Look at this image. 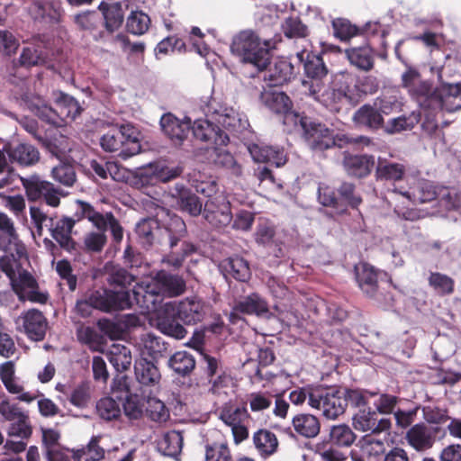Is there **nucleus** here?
<instances>
[{"instance_id":"nucleus-1","label":"nucleus","mask_w":461,"mask_h":461,"mask_svg":"<svg viewBox=\"0 0 461 461\" xmlns=\"http://www.w3.org/2000/svg\"><path fill=\"white\" fill-rule=\"evenodd\" d=\"M0 271L5 274L20 301L44 304L50 295L40 288L36 278L28 271L30 265L25 244L19 239L13 220L0 212Z\"/></svg>"},{"instance_id":"nucleus-2","label":"nucleus","mask_w":461,"mask_h":461,"mask_svg":"<svg viewBox=\"0 0 461 461\" xmlns=\"http://www.w3.org/2000/svg\"><path fill=\"white\" fill-rule=\"evenodd\" d=\"M402 86L423 111L455 112L461 108L460 86L442 84L437 87L429 80L421 78L418 69L408 67L402 75Z\"/></svg>"},{"instance_id":"nucleus-3","label":"nucleus","mask_w":461,"mask_h":461,"mask_svg":"<svg viewBox=\"0 0 461 461\" xmlns=\"http://www.w3.org/2000/svg\"><path fill=\"white\" fill-rule=\"evenodd\" d=\"M185 279L166 270H159L149 282L137 283L132 289V296L136 304L144 312H149L157 309L160 297H176L185 293Z\"/></svg>"},{"instance_id":"nucleus-4","label":"nucleus","mask_w":461,"mask_h":461,"mask_svg":"<svg viewBox=\"0 0 461 461\" xmlns=\"http://www.w3.org/2000/svg\"><path fill=\"white\" fill-rule=\"evenodd\" d=\"M55 108L50 106L39 95L27 96L24 103L28 110L43 122L61 127L68 119L73 121L82 112V107L77 99L61 91L54 93Z\"/></svg>"},{"instance_id":"nucleus-5","label":"nucleus","mask_w":461,"mask_h":461,"mask_svg":"<svg viewBox=\"0 0 461 461\" xmlns=\"http://www.w3.org/2000/svg\"><path fill=\"white\" fill-rule=\"evenodd\" d=\"M275 44L273 40H265L261 43L253 31L245 30L233 38L230 50L242 62L251 64L261 71L270 64V50Z\"/></svg>"},{"instance_id":"nucleus-6","label":"nucleus","mask_w":461,"mask_h":461,"mask_svg":"<svg viewBox=\"0 0 461 461\" xmlns=\"http://www.w3.org/2000/svg\"><path fill=\"white\" fill-rule=\"evenodd\" d=\"M100 145L106 152H118V157L123 160L139 154L141 149L135 128L130 124L108 131L101 137Z\"/></svg>"},{"instance_id":"nucleus-7","label":"nucleus","mask_w":461,"mask_h":461,"mask_svg":"<svg viewBox=\"0 0 461 461\" xmlns=\"http://www.w3.org/2000/svg\"><path fill=\"white\" fill-rule=\"evenodd\" d=\"M303 86L307 89L306 95L331 113H339L346 103L352 101L348 94V86L343 84L337 86V85L325 86L318 81H303Z\"/></svg>"},{"instance_id":"nucleus-8","label":"nucleus","mask_w":461,"mask_h":461,"mask_svg":"<svg viewBox=\"0 0 461 461\" xmlns=\"http://www.w3.org/2000/svg\"><path fill=\"white\" fill-rule=\"evenodd\" d=\"M218 417L231 429L236 444L248 438L249 413L245 406L231 402H225L218 409Z\"/></svg>"},{"instance_id":"nucleus-9","label":"nucleus","mask_w":461,"mask_h":461,"mask_svg":"<svg viewBox=\"0 0 461 461\" xmlns=\"http://www.w3.org/2000/svg\"><path fill=\"white\" fill-rule=\"evenodd\" d=\"M164 311L166 313H174L185 324L192 325L204 319L207 306L201 298L191 296L178 302L165 303Z\"/></svg>"},{"instance_id":"nucleus-10","label":"nucleus","mask_w":461,"mask_h":461,"mask_svg":"<svg viewBox=\"0 0 461 461\" xmlns=\"http://www.w3.org/2000/svg\"><path fill=\"white\" fill-rule=\"evenodd\" d=\"M313 409L322 412L329 420H335L346 411V401L342 390L336 387L324 388L317 386V391L312 395Z\"/></svg>"},{"instance_id":"nucleus-11","label":"nucleus","mask_w":461,"mask_h":461,"mask_svg":"<svg viewBox=\"0 0 461 461\" xmlns=\"http://www.w3.org/2000/svg\"><path fill=\"white\" fill-rule=\"evenodd\" d=\"M172 221L177 230L176 233H173L171 229L167 230L171 251L162 258V262L170 267L177 269L182 267L187 256L195 252L196 248L190 242L182 241L180 250L176 249L181 239L185 236L186 229L185 222L180 218H175Z\"/></svg>"},{"instance_id":"nucleus-12","label":"nucleus","mask_w":461,"mask_h":461,"mask_svg":"<svg viewBox=\"0 0 461 461\" xmlns=\"http://www.w3.org/2000/svg\"><path fill=\"white\" fill-rule=\"evenodd\" d=\"M78 205L81 216L87 219L98 230L105 233L109 229L114 242L120 243L122 240L123 228L112 212L101 213L90 203L82 201H78Z\"/></svg>"},{"instance_id":"nucleus-13","label":"nucleus","mask_w":461,"mask_h":461,"mask_svg":"<svg viewBox=\"0 0 461 461\" xmlns=\"http://www.w3.org/2000/svg\"><path fill=\"white\" fill-rule=\"evenodd\" d=\"M439 433L444 437L445 431L439 426L419 422L407 430L405 439L408 445L417 452H425L433 447L439 438Z\"/></svg>"},{"instance_id":"nucleus-14","label":"nucleus","mask_w":461,"mask_h":461,"mask_svg":"<svg viewBox=\"0 0 461 461\" xmlns=\"http://www.w3.org/2000/svg\"><path fill=\"white\" fill-rule=\"evenodd\" d=\"M89 296L95 309L103 312L129 309L133 299L127 290L98 289L92 292Z\"/></svg>"},{"instance_id":"nucleus-15","label":"nucleus","mask_w":461,"mask_h":461,"mask_svg":"<svg viewBox=\"0 0 461 461\" xmlns=\"http://www.w3.org/2000/svg\"><path fill=\"white\" fill-rule=\"evenodd\" d=\"M303 138L309 148L316 152L324 151L337 145L333 130L313 120L304 122Z\"/></svg>"},{"instance_id":"nucleus-16","label":"nucleus","mask_w":461,"mask_h":461,"mask_svg":"<svg viewBox=\"0 0 461 461\" xmlns=\"http://www.w3.org/2000/svg\"><path fill=\"white\" fill-rule=\"evenodd\" d=\"M203 215L210 225L219 229L228 226L233 219L230 203L223 194L209 198L204 203Z\"/></svg>"},{"instance_id":"nucleus-17","label":"nucleus","mask_w":461,"mask_h":461,"mask_svg":"<svg viewBox=\"0 0 461 461\" xmlns=\"http://www.w3.org/2000/svg\"><path fill=\"white\" fill-rule=\"evenodd\" d=\"M19 330L23 331L29 339L41 341L46 335L48 321L43 313L37 309L23 312L15 321Z\"/></svg>"},{"instance_id":"nucleus-18","label":"nucleus","mask_w":461,"mask_h":461,"mask_svg":"<svg viewBox=\"0 0 461 461\" xmlns=\"http://www.w3.org/2000/svg\"><path fill=\"white\" fill-rule=\"evenodd\" d=\"M394 193L406 197L412 203H426L438 198V185L424 178H413L408 189L394 187Z\"/></svg>"},{"instance_id":"nucleus-19","label":"nucleus","mask_w":461,"mask_h":461,"mask_svg":"<svg viewBox=\"0 0 461 461\" xmlns=\"http://www.w3.org/2000/svg\"><path fill=\"white\" fill-rule=\"evenodd\" d=\"M194 136L202 141L212 145L208 150L215 152L217 148L226 146L229 142L228 135L207 119L195 120L192 126Z\"/></svg>"},{"instance_id":"nucleus-20","label":"nucleus","mask_w":461,"mask_h":461,"mask_svg":"<svg viewBox=\"0 0 461 461\" xmlns=\"http://www.w3.org/2000/svg\"><path fill=\"white\" fill-rule=\"evenodd\" d=\"M208 108V112L214 115L216 122L230 132L240 133L249 126L246 115L232 107H221L216 110L210 104Z\"/></svg>"},{"instance_id":"nucleus-21","label":"nucleus","mask_w":461,"mask_h":461,"mask_svg":"<svg viewBox=\"0 0 461 461\" xmlns=\"http://www.w3.org/2000/svg\"><path fill=\"white\" fill-rule=\"evenodd\" d=\"M353 427L358 431L380 434L391 429L392 421L388 418L378 420L375 411L363 410L354 415Z\"/></svg>"},{"instance_id":"nucleus-22","label":"nucleus","mask_w":461,"mask_h":461,"mask_svg":"<svg viewBox=\"0 0 461 461\" xmlns=\"http://www.w3.org/2000/svg\"><path fill=\"white\" fill-rule=\"evenodd\" d=\"M342 166L348 176L363 178L371 174L375 166V158L367 154L344 152Z\"/></svg>"},{"instance_id":"nucleus-23","label":"nucleus","mask_w":461,"mask_h":461,"mask_svg":"<svg viewBox=\"0 0 461 461\" xmlns=\"http://www.w3.org/2000/svg\"><path fill=\"white\" fill-rule=\"evenodd\" d=\"M160 126L163 132L176 145H180L186 139L191 128V119L185 117L179 120L174 114L168 113L162 115Z\"/></svg>"},{"instance_id":"nucleus-24","label":"nucleus","mask_w":461,"mask_h":461,"mask_svg":"<svg viewBox=\"0 0 461 461\" xmlns=\"http://www.w3.org/2000/svg\"><path fill=\"white\" fill-rule=\"evenodd\" d=\"M249 150L256 162L269 163L276 167H281L286 162L285 150L278 146L252 144Z\"/></svg>"},{"instance_id":"nucleus-25","label":"nucleus","mask_w":461,"mask_h":461,"mask_svg":"<svg viewBox=\"0 0 461 461\" xmlns=\"http://www.w3.org/2000/svg\"><path fill=\"white\" fill-rule=\"evenodd\" d=\"M297 58L303 64L304 74L314 80L313 82H321V79L327 75L328 69L321 54L303 50L297 53Z\"/></svg>"},{"instance_id":"nucleus-26","label":"nucleus","mask_w":461,"mask_h":461,"mask_svg":"<svg viewBox=\"0 0 461 461\" xmlns=\"http://www.w3.org/2000/svg\"><path fill=\"white\" fill-rule=\"evenodd\" d=\"M75 221L69 217L56 218L51 228V237L59 244V246L68 252L76 249V243L71 238L72 229Z\"/></svg>"},{"instance_id":"nucleus-27","label":"nucleus","mask_w":461,"mask_h":461,"mask_svg":"<svg viewBox=\"0 0 461 461\" xmlns=\"http://www.w3.org/2000/svg\"><path fill=\"white\" fill-rule=\"evenodd\" d=\"M354 122L369 130H378L384 126V117L376 106L364 104L353 114Z\"/></svg>"},{"instance_id":"nucleus-28","label":"nucleus","mask_w":461,"mask_h":461,"mask_svg":"<svg viewBox=\"0 0 461 461\" xmlns=\"http://www.w3.org/2000/svg\"><path fill=\"white\" fill-rule=\"evenodd\" d=\"M356 280L360 289L367 296L375 295L378 289V277L376 270L368 264L362 263L355 267Z\"/></svg>"},{"instance_id":"nucleus-29","label":"nucleus","mask_w":461,"mask_h":461,"mask_svg":"<svg viewBox=\"0 0 461 461\" xmlns=\"http://www.w3.org/2000/svg\"><path fill=\"white\" fill-rule=\"evenodd\" d=\"M134 374L137 381L145 386H156L159 384L161 375L157 366L152 362L141 357L136 360Z\"/></svg>"},{"instance_id":"nucleus-30","label":"nucleus","mask_w":461,"mask_h":461,"mask_svg":"<svg viewBox=\"0 0 461 461\" xmlns=\"http://www.w3.org/2000/svg\"><path fill=\"white\" fill-rule=\"evenodd\" d=\"M345 53L350 64L358 69L369 71L373 68L375 54L368 44L347 49Z\"/></svg>"},{"instance_id":"nucleus-31","label":"nucleus","mask_w":461,"mask_h":461,"mask_svg":"<svg viewBox=\"0 0 461 461\" xmlns=\"http://www.w3.org/2000/svg\"><path fill=\"white\" fill-rule=\"evenodd\" d=\"M293 73V65L285 59H281L269 67L264 74V79L268 81L270 86H282L291 79Z\"/></svg>"},{"instance_id":"nucleus-32","label":"nucleus","mask_w":461,"mask_h":461,"mask_svg":"<svg viewBox=\"0 0 461 461\" xmlns=\"http://www.w3.org/2000/svg\"><path fill=\"white\" fill-rule=\"evenodd\" d=\"M102 437L93 436L88 443L80 448L72 449L74 461H101L105 456V449L100 445Z\"/></svg>"},{"instance_id":"nucleus-33","label":"nucleus","mask_w":461,"mask_h":461,"mask_svg":"<svg viewBox=\"0 0 461 461\" xmlns=\"http://www.w3.org/2000/svg\"><path fill=\"white\" fill-rule=\"evenodd\" d=\"M253 444L262 458L271 456L278 448L276 434L266 429H258L253 434Z\"/></svg>"},{"instance_id":"nucleus-34","label":"nucleus","mask_w":461,"mask_h":461,"mask_svg":"<svg viewBox=\"0 0 461 461\" xmlns=\"http://www.w3.org/2000/svg\"><path fill=\"white\" fill-rule=\"evenodd\" d=\"M9 154L14 162L22 166L34 165L40 159L39 150L29 143H18L16 145L9 143Z\"/></svg>"},{"instance_id":"nucleus-35","label":"nucleus","mask_w":461,"mask_h":461,"mask_svg":"<svg viewBox=\"0 0 461 461\" xmlns=\"http://www.w3.org/2000/svg\"><path fill=\"white\" fill-rule=\"evenodd\" d=\"M234 310L246 314L263 315L268 312V305L263 297L253 293L239 300Z\"/></svg>"},{"instance_id":"nucleus-36","label":"nucleus","mask_w":461,"mask_h":461,"mask_svg":"<svg viewBox=\"0 0 461 461\" xmlns=\"http://www.w3.org/2000/svg\"><path fill=\"white\" fill-rule=\"evenodd\" d=\"M406 167L402 163L379 160L375 168V177L378 181L396 182L403 178Z\"/></svg>"},{"instance_id":"nucleus-37","label":"nucleus","mask_w":461,"mask_h":461,"mask_svg":"<svg viewBox=\"0 0 461 461\" xmlns=\"http://www.w3.org/2000/svg\"><path fill=\"white\" fill-rule=\"evenodd\" d=\"M292 424L296 433L306 438L316 437L321 429L319 420L312 414H298L293 418Z\"/></svg>"},{"instance_id":"nucleus-38","label":"nucleus","mask_w":461,"mask_h":461,"mask_svg":"<svg viewBox=\"0 0 461 461\" xmlns=\"http://www.w3.org/2000/svg\"><path fill=\"white\" fill-rule=\"evenodd\" d=\"M261 99L270 111L277 114H283L293 107L290 97L284 92L266 91L262 94Z\"/></svg>"},{"instance_id":"nucleus-39","label":"nucleus","mask_w":461,"mask_h":461,"mask_svg":"<svg viewBox=\"0 0 461 461\" xmlns=\"http://www.w3.org/2000/svg\"><path fill=\"white\" fill-rule=\"evenodd\" d=\"M183 447V436L179 431L170 430L167 432L158 444V451L166 456L176 457Z\"/></svg>"},{"instance_id":"nucleus-40","label":"nucleus","mask_w":461,"mask_h":461,"mask_svg":"<svg viewBox=\"0 0 461 461\" xmlns=\"http://www.w3.org/2000/svg\"><path fill=\"white\" fill-rule=\"evenodd\" d=\"M108 359L117 372L127 370L131 364V350L124 345L113 343L108 353Z\"/></svg>"},{"instance_id":"nucleus-41","label":"nucleus","mask_w":461,"mask_h":461,"mask_svg":"<svg viewBox=\"0 0 461 461\" xmlns=\"http://www.w3.org/2000/svg\"><path fill=\"white\" fill-rule=\"evenodd\" d=\"M428 284L438 296H448L455 291V280L440 272H430Z\"/></svg>"},{"instance_id":"nucleus-42","label":"nucleus","mask_w":461,"mask_h":461,"mask_svg":"<svg viewBox=\"0 0 461 461\" xmlns=\"http://www.w3.org/2000/svg\"><path fill=\"white\" fill-rule=\"evenodd\" d=\"M140 348L142 356H148L154 359L162 356L163 352L167 350L162 339L153 333H146L141 336Z\"/></svg>"},{"instance_id":"nucleus-43","label":"nucleus","mask_w":461,"mask_h":461,"mask_svg":"<svg viewBox=\"0 0 461 461\" xmlns=\"http://www.w3.org/2000/svg\"><path fill=\"white\" fill-rule=\"evenodd\" d=\"M77 340L86 345L92 351H103L104 338L99 334L94 327L80 325L77 331Z\"/></svg>"},{"instance_id":"nucleus-44","label":"nucleus","mask_w":461,"mask_h":461,"mask_svg":"<svg viewBox=\"0 0 461 461\" xmlns=\"http://www.w3.org/2000/svg\"><path fill=\"white\" fill-rule=\"evenodd\" d=\"M420 120V113L412 112L408 115H402L390 119L384 131L389 134L399 133L403 131H409L414 128Z\"/></svg>"},{"instance_id":"nucleus-45","label":"nucleus","mask_w":461,"mask_h":461,"mask_svg":"<svg viewBox=\"0 0 461 461\" xmlns=\"http://www.w3.org/2000/svg\"><path fill=\"white\" fill-rule=\"evenodd\" d=\"M23 186L28 200L36 202L43 198L44 194L50 190V182L41 180L38 176H32L22 179Z\"/></svg>"},{"instance_id":"nucleus-46","label":"nucleus","mask_w":461,"mask_h":461,"mask_svg":"<svg viewBox=\"0 0 461 461\" xmlns=\"http://www.w3.org/2000/svg\"><path fill=\"white\" fill-rule=\"evenodd\" d=\"M346 406L349 404L354 408H360L367 405L369 400L378 394L377 392L368 391L361 388H345L342 390Z\"/></svg>"},{"instance_id":"nucleus-47","label":"nucleus","mask_w":461,"mask_h":461,"mask_svg":"<svg viewBox=\"0 0 461 461\" xmlns=\"http://www.w3.org/2000/svg\"><path fill=\"white\" fill-rule=\"evenodd\" d=\"M99 7L103 10V15L101 16L106 30L109 32L117 31L122 24L124 17L121 5L119 4H115L104 7L100 5Z\"/></svg>"},{"instance_id":"nucleus-48","label":"nucleus","mask_w":461,"mask_h":461,"mask_svg":"<svg viewBox=\"0 0 461 461\" xmlns=\"http://www.w3.org/2000/svg\"><path fill=\"white\" fill-rule=\"evenodd\" d=\"M96 413L104 420H114L121 417L120 402L111 397H104L96 402Z\"/></svg>"},{"instance_id":"nucleus-49","label":"nucleus","mask_w":461,"mask_h":461,"mask_svg":"<svg viewBox=\"0 0 461 461\" xmlns=\"http://www.w3.org/2000/svg\"><path fill=\"white\" fill-rule=\"evenodd\" d=\"M169 366L178 375H186L195 366L192 354L186 351H177L169 358Z\"/></svg>"},{"instance_id":"nucleus-50","label":"nucleus","mask_w":461,"mask_h":461,"mask_svg":"<svg viewBox=\"0 0 461 461\" xmlns=\"http://www.w3.org/2000/svg\"><path fill=\"white\" fill-rule=\"evenodd\" d=\"M226 269L229 274L238 281L246 282L250 277V268L247 260L235 256L228 259Z\"/></svg>"},{"instance_id":"nucleus-51","label":"nucleus","mask_w":461,"mask_h":461,"mask_svg":"<svg viewBox=\"0 0 461 461\" xmlns=\"http://www.w3.org/2000/svg\"><path fill=\"white\" fill-rule=\"evenodd\" d=\"M150 18L142 11H132L126 22L127 31L134 35L144 34L149 27Z\"/></svg>"},{"instance_id":"nucleus-52","label":"nucleus","mask_w":461,"mask_h":461,"mask_svg":"<svg viewBox=\"0 0 461 461\" xmlns=\"http://www.w3.org/2000/svg\"><path fill=\"white\" fill-rule=\"evenodd\" d=\"M157 328L163 334L182 339L186 336V330L178 323L175 319L167 317H158L157 320Z\"/></svg>"},{"instance_id":"nucleus-53","label":"nucleus","mask_w":461,"mask_h":461,"mask_svg":"<svg viewBox=\"0 0 461 461\" xmlns=\"http://www.w3.org/2000/svg\"><path fill=\"white\" fill-rule=\"evenodd\" d=\"M75 23L80 30L93 33L103 24V19L96 11H87L76 15Z\"/></svg>"},{"instance_id":"nucleus-54","label":"nucleus","mask_w":461,"mask_h":461,"mask_svg":"<svg viewBox=\"0 0 461 461\" xmlns=\"http://www.w3.org/2000/svg\"><path fill=\"white\" fill-rule=\"evenodd\" d=\"M330 438L334 445L350 447L356 439V435L348 425L339 424L331 428Z\"/></svg>"},{"instance_id":"nucleus-55","label":"nucleus","mask_w":461,"mask_h":461,"mask_svg":"<svg viewBox=\"0 0 461 461\" xmlns=\"http://www.w3.org/2000/svg\"><path fill=\"white\" fill-rule=\"evenodd\" d=\"M30 215L39 236L42 235L44 228L48 229L50 232L57 218V216L46 214L41 208L36 206L30 207Z\"/></svg>"},{"instance_id":"nucleus-56","label":"nucleus","mask_w":461,"mask_h":461,"mask_svg":"<svg viewBox=\"0 0 461 461\" xmlns=\"http://www.w3.org/2000/svg\"><path fill=\"white\" fill-rule=\"evenodd\" d=\"M91 400L89 383L81 382L69 393V402L72 405L84 409L87 407Z\"/></svg>"},{"instance_id":"nucleus-57","label":"nucleus","mask_w":461,"mask_h":461,"mask_svg":"<svg viewBox=\"0 0 461 461\" xmlns=\"http://www.w3.org/2000/svg\"><path fill=\"white\" fill-rule=\"evenodd\" d=\"M53 179L66 186H71L76 182V172L70 163H59L51 170Z\"/></svg>"},{"instance_id":"nucleus-58","label":"nucleus","mask_w":461,"mask_h":461,"mask_svg":"<svg viewBox=\"0 0 461 461\" xmlns=\"http://www.w3.org/2000/svg\"><path fill=\"white\" fill-rule=\"evenodd\" d=\"M158 228V222L152 218L140 220L136 225V233L143 245L150 246L153 241V231Z\"/></svg>"},{"instance_id":"nucleus-59","label":"nucleus","mask_w":461,"mask_h":461,"mask_svg":"<svg viewBox=\"0 0 461 461\" xmlns=\"http://www.w3.org/2000/svg\"><path fill=\"white\" fill-rule=\"evenodd\" d=\"M339 198L352 208H357L362 203V197L357 192L356 185L350 182H342L338 188Z\"/></svg>"},{"instance_id":"nucleus-60","label":"nucleus","mask_w":461,"mask_h":461,"mask_svg":"<svg viewBox=\"0 0 461 461\" xmlns=\"http://www.w3.org/2000/svg\"><path fill=\"white\" fill-rule=\"evenodd\" d=\"M204 461H232L230 450L225 443L207 444Z\"/></svg>"},{"instance_id":"nucleus-61","label":"nucleus","mask_w":461,"mask_h":461,"mask_svg":"<svg viewBox=\"0 0 461 461\" xmlns=\"http://www.w3.org/2000/svg\"><path fill=\"white\" fill-rule=\"evenodd\" d=\"M374 104L382 115L399 113L402 111L403 105L402 102L396 95H384L378 97Z\"/></svg>"},{"instance_id":"nucleus-62","label":"nucleus","mask_w":461,"mask_h":461,"mask_svg":"<svg viewBox=\"0 0 461 461\" xmlns=\"http://www.w3.org/2000/svg\"><path fill=\"white\" fill-rule=\"evenodd\" d=\"M83 242L87 252L99 253L107 242V236L103 230L89 231L85 235Z\"/></svg>"},{"instance_id":"nucleus-63","label":"nucleus","mask_w":461,"mask_h":461,"mask_svg":"<svg viewBox=\"0 0 461 461\" xmlns=\"http://www.w3.org/2000/svg\"><path fill=\"white\" fill-rule=\"evenodd\" d=\"M177 203L183 212H186L192 216H197L202 212L203 203L200 198L194 194L183 193Z\"/></svg>"},{"instance_id":"nucleus-64","label":"nucleus","mask_w":461,"mask_h":461,"mask_svg":"<svg viewBox=\"0 0 461 461\" xmlns=\"http://www.w3.org/2000/svg\"><path fill=\"white\" fill-rule=\"evenodd\" d=\"M32 432V429L27 414L24 415V418H19L12 421L7 430L9 437L19 438L20 439L30 438Z\"/></svg>"}]
</instances>
